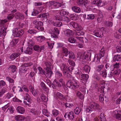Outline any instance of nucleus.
<instances>
[{"instance_id": "obj_7", "label": "nucleus", "mask_w": 121, "mask_h": 121, "mask_svg": "<svg viewBox=\"0 0 121 121\" xmlns=\"http://www.w3.org/2000/svg\"><path fill=\"white\" fill-rule=\"evenodd\" d=\"M99 30H96L94 31V35L97 37L102 38L104 36V34L102 31L104 30V28L102 27L100 28H99Z\"/></svg>"}, {"instance_id": "obj_1", "label": "nucleus", "mask_w": 121, "mask_h": 121, "mask_svg": "<svg viewBox=\"0 0 121 121\" xmlns=\"http://www.w3.org/2000/svg\"><path fill=\"white\" fill-rule=\"evenodd\" d=\"M73 79V77L72 76L71 78L70 79H68L67 82V86L69 88L73 89H75L76 88H78L79 85L77 84V82L74 80H71L72 79Z\"/></svg>"}, {"instance_id": "obj_18", "label": "nucleus", "mask_w": 121, "mask_h": 121, "mask_svg": "<svg viewBox=\"0 0 121 121\" xmlns=\"http://www.w3.org/2000/svg\"><path fill=\"white\" fill-rule=\"evenodd\" d=\"M19 41L18 39H13L10 42L9 46L10 47H15Z\"/></svg>"}, {"instance_id": "obj_5", "label": "nucleus", "mask_w": 121, "mask_h": 121, "mask_svg": "<svg viewBox=\"0 0 121 121\" xmlns=\"http://www.w3.org/2000/svg\"><path fill=\"white\" fill-rule=\"evenodd\" d=\"M65 84L64 80L62 79H60L59 81L55 79L53 81L52 84V87L53 89H56V86L60 87L62 85L63 86Z\"/></svg>"}, {"instance_id": "obj_22", "label": "nucleus", "mask_w": 121, "mask_h": 121, "mask_svg": "<svg viewBox=\"0 0 121 121\" xmlns=\"http://www.w3.org/2000/svg\"><path fill=\"white\" fill-rule=\"evenodd\" d=\"M40 85L42 89L46 93H48L49 92V88L45 86V84L43 82H41Z\"/></svg>"}, {"instance_id": "obj_20", "label": "nucleus", "mask_w": 121, "mask_h": 121, "mask_svg": "<svg viewBox=\"0 0 121 121\" xmlns=\"http://www.w3.org/2000/svg\"><path fill=\"white\" fill-rule=\"evenodd\" d=\"M65 35L67 36H72L73 34V31L69 30L67 29L64 31Z\"/></svg>"}, {"instance_id": "obj_26", "label": "nucleus", "mask_w": 121, "mask_h": 121, "mask_svg": "<svg viewBox=\"0 0 121 121\" xmlns=\"http://www.w3.org/2000/svg\"><path fill=\"white\" fill-rule=\"evenodd\" d=\"M20 54L19 53H15L12 54L10 56V58L12 60H14L18 57Z\"/></svg>"}, {"instance_id": "obj_32", "label": "nucleus", "mask_w": 121, "mask_h": 121, "mask_svg": "<svg viewBox=\"0 0 121 121\" xmlns=\"http://www.w3.org/2000/svg\"><path fill=\"white\" fill-rule=\"evenodd\" d=\"M32 49L30 47L27 48L25 50L24 52L25 53L29 54H31L32 52Z\"/></svg>"}, {"instance_id": "obj_16", "label": "nucleus", "mask_w": 121, "mask_h": 121, "mask_svg": "<svg viewBox=\"0 0 121 121\" xmlns=\"http://www.w3.org/2000/svg\"><path fill=\"white\" fill-rule=\"evenodd\" d=\"M51 5H53L55 8H57L62 6V4L59 2L54 1H52L50 2Z\"/></svg>"}, {"instance_id": "obj_64", "label": "nucleus", "mask_w": 121, "mask_h": 121, "mask_svg": "<svg viewBox=\"0 0 121 121\" xmlns=\"http://www.w3.org/2000/svg\"><path fill=\"white\" fill-rule=\"evenodd\" d=\"M56 74L59 78H60L62 76V74L59 71H57L56 72Z\"/></svg>"}, {"instance_id": "obj_24", "label": "nucleus", "mask_w": 121, "mask_h": 121, "mask_svg": "<svg viewBox=\"0 0 121 121\" xmlns=\"http://www.w3.org/2000/svg\"><path fill=\"white\" fill-rule=\"evenodd\" d=\"M17 112L20 113L22 114L25 112L24 108L21 106L18 107L17 108Z\"/></svg>"}, {"instance_id": "obj_4", "label": "nucleus", "mask_w": 121, "mask_h": 121, "mask_svg": "<svg viewBox=\"0 0 121 121\" xmlns=\"http://www.w3.org/2000/svg\"><path fill=\"white\" fill-rule=\"evenodd\" d=\"M7 22V20L6 19L2 20L1 21L0 24L2 25V26L1 30H0V36L1 35L2 36H5V35L7 27L5 25H3Z\"/></svg>"}, {"instance_id": "obj_28", "label": "nucleus", "mask_w": 121, "mask_h": 121, "mask_svg": "<svg viewBox=\"0 0 121 121\" xmlns=\"http://www.w3.org/2000/svg\"><path fill=\"white\" fill-rule=\"evenodd\" d=\"M89 54V53L88 52H85L80 56V58L83 60H87Z\"/></svg>"}, {"instance_id": "obj_17", "label": "nucleus", "mask_w": 121, "mask_h": 121, "mask_svg": "<svg viewBox=\"0 0 121 121\" xmlns=\"http://www.w3.org/2000/svg\"><path fill=\"white\" fill-rule=\"evenodd\" d=\"M105 67L106 69L105 70L107 71V72L113 71V65H111L109 63L106 64Z\"/></svg>"}, {"instance_id": "obj_56", "label": "nucleus", "mask_w": 121, "mask_h": 121, "mask_svg": "<svg viewBox=\"0 0 121 121\" xmlns=\"http://www.w3.org/2000/svg\"><path fill=\"white\" fill-rule=\"evenodd\" d=\"M43 24H42V26H39L38 27H37L36 28H37L39 31H42L44 30V28L43 27Z\"/></svg>"}, {"instance_id": "obj_42", "label": "nucleus", "mask_w": 121, "mask_h": 121, "mask_svg": "<svg viewBox=\"0 0 121 121\" xmlns=\"http://www.w3.org/2000/svg\"><path fill=\"white\" fill-rule=\"evenodd\" d=\"M30 112L32 114L35 115H38L39 114V112L37 110H35V109H32L30 110Z\"/></svg>"}, {"instance_id": "obj_9", "label": "nucleus", "mask_w": 121, "mask_h": 121, "mask_svg": "<svg viewBox=\"0 0 121 121\" xmlns=\"http://www.w3.org/2000/svg\"><path fill=\"white\" fill-rule=\"evenodd\" d=\"M37 69L39 71V74H44L46 76L49 78L51 77V75H50V74H49L47 71H46L45 69V71L43 70L42 68L40 67H37Z\"/></svg>"}, {"instance_id": "obj_10", "label": "nucleus", "mask_w": 121, "mask_h": 121, "mask_svg": "<svg viewBox=\"0 0 121 121\" xmlns=\"http://www.w3.org/2000/svg\"><path fill=\"white\" fill-rule=\"evenodd\" d=\"M15 31L14 35L16 37H18L21 36L24 33V31L20 28H16L15 29Z\"/></svg>"}, {"instance_id": "obj_36", "label": "nucleus", "mask_w": 121, "mask_h": 121, "mask_svg": "<svg viewBox=\"0 0 121 121\" xmlns=\"http://www.w3.org/2000/svg\"><path fill=\"white\" fill-rule=\"evenodd\" d=\"M113 59L115 61H120L121 60V56L118 55H116L114 56Z\"/></svg>"}, {"instance_id": "obj_45", "label": "nucleus", "mask_w": 121, "mask_h": 121, "mask_svg": "<svg viewBox=\"0 0 121 121\" xmlns=\"http://www.w3.org/2000/svg\"><path fill=\"white\" fill-rule=\"evenodd\" d=\"M27 70V68H24V67H22L20 69L19 71V73L20 74H21L22 73L26 72Z\"/></svg>"}, {"instance_id": "obj_59", "label": "nucleus", "mask_w": 121, "mask_h": 121, "mask_svg": "<svg viewBox=\"0 0 121 121\" xmlns=\"http://www.w3.org/2000/svg\"><path fill=\"white\" fill-rule=\"evenodd\" d=\"M14 14L13 13L10 14L7 16V18L9 20H11L14 17Z\"/></svg>"}, {"instance_id": "obj_15", "label": "nucleus", "mask_w": 121, "mask_h": 121, "mask_svg": "<svg viewBox=\"0 0 121 121\" xmlns=\"http://www.w3.org/2000/svg\"><path fill=\"white\" fill-rule=\"evenodd\" d=\"M88 76L87 74H82L80 77L81 82L83 83L86 82L88 79Z\"/></svg>"}, {"instance_id": "obj_25", "label": "nucleus", "mask_w": 121, "mask_h": 121, "mask_svg": "<svg viewBox=\"0 0 121 121\" xmlns=\"http://www.w3.org/2000/svg\"><path fill=\"white\" fill-rule=\"evenodd\" d=\"M15 16L17 18L20 19H24V16L22 14L19 12H17L16 13Z\"/></svg>"}, {"instance_id": "obj_39", "label": "nucleus", "mask_w": 121, "mask_h": 121, "mask_svg": "<svg viewBox=\"0 0 121 121\" xmlns=\"http://www.w3.org/2000/svg\"><path fill=\"white\" fill-rule=\"evenodd\" d=\"M59 13L63 17H64L65 15H68V12L65 10L62 9L60 10Z\"/></svg>"}, {"instance_id": "obj_31", "label": "nucleus", "mask_w": 121, "mask_h": 121, "mask_svg": "<svg viewBox=\"0 0 121 121\" xmlns=\"http://www.w3.org/2000/svg\"><path fill=\"white\" fill-rule=\"evenodd\" d=\"M102 1L101 0H95L93 2V3L97 5L99 7H101L103 6L102 4Z\"/></svg>"}, {"instance_id": "obj_54", "label": "nucleus", "mask_w": 121, "mask_h": 121, "mask_svg": "<svg viewBox=\"0 0 121 121\" xmlns=\"http://www.w3.org/2000/svg\"><path fill=\"white\" fill-rule=\"evenodd\" d=\"M98 55L97 54L95 55L94 58V62H97L98 60L100 61V59L98 57Z\"/></svg>"}, {"instance_id": "obj_6", "label": "nucleus", "mask_w": 121, "mask_h": 121, "mask_svg": "<svg viewBox=\"0 0 121 121\" xmlns=\"http://www.w3.org/2000/svg\"><path fill=\"white\" fill-rule=\"evenodd\" d=\"M63 52L64 55L66 56H69V58L74 59L75 58V56L73 52H68L67 49L65 47L62 48Z\"/></svg>"}, {"instance_id": "obj_34", "label": "nucleus", "mask_w": 121, "mask_h": 121, "mask_svg": "<svg viewBox=\"0 0 121 121\" xmlns=\"http://www.w3.org/2000/svg\"><path fill=\"white\" fill-rule=\"evenodd\" d=\"M40 100L42 101L46 102L47 101L48 98L45 95L43 94H42L40 97Z\"/></svg>"}, {"instance_id": "obj_44", "label": "nucleus", "mask_w": 121, "mask_h": 121, "mask_svg": "<svg viewBox=\"0 0 121 121\" xmlns=\"http://www.w3.org/2000/svg\"><path fill=\"white\" fill-rule=\"evenodd\" d=\"M104 65L101 64L98 65L96 67V71L98 72H99L104 67Z\"/></svg>"}, {"instance_id": "obj_60", "label": "nucleus", "mask_w": 121, "mask_h": 121, "mask_svg": "<svg viewBox=\"0 0 121 121\" xmlns=\"http://www.w3.org/2000/svg\"><path fill=\"white\" fill-rule=\"evenodd\" d=\"M22 118L20 115L16 116L15 117V119L16 121H22Z\"/></svg>"}, {"instance_id": "obj_58", "label": "nucleus", "mask_w": 121, "mask_h": 121, "mask_svg": "<svg viewBox=\"0 0 121 121\" xmlns=\"http://www.w3.org/2000/svg\"><path fill=\"white\" fill-rule=\"evenodd\" d=\"M84 34V32L81 30H78L76 32V34L78 35H83Z\"/></svg>"}, {"instance_id": "obj_55", "label": "nucleus", "mask_w": 121, "mask_h": 121, "mask_svg": "<svg viewBox=\"0 0 121 121\" xmlns=\"http://www.w3.org/2000/svg\"><path fill=\"white\" fill-rule=\"evenodd\" d=\"M58 111L56 110H54L52 111V114L54 117H56L59 114Z\"/></svg>"}, {"instance_id": "obj_13", "label": "nucleus", "mask_w": 121, "mask_h": 121, "mask_svg": "<svg viewBox=\"0 0 121 121\" xmlns=\"http://www.w3.org/2000/svg\"><path fill=\"white\" fill-rule=\"evenodd\" d=\"M68 25L69 27L75 29L80 28V26L78 23L74 22H69Z\"/></svg>"}, {"instance_id": "obj_41", "label": "nucleus", "mask_w": 121, "mask_h": 121, "mask_svg": "<svg viewBox=\"0 0 121 121\" xmlns=\"http://www.w3.org/2000/svg\"><path fill=\"white\" fill-rule=\"evenodd\" d=\"M90 67L87 65H85L83 67V70L86 72L88 73L90 71Z\"/></svg>"}, {"instance_id": "obj_35", "label": "nucleus", "mask_w": 121, "mask_h": 121, "mask_svg": "<svg viewBox=\"0 0 121 121\" xmlns=\"http://www.w3.org/2000/svg\"><path fill=\"white\" fill-rule=\"evenodd\" d=\"M43 114L46 116L48 117H50V115L49 112H48V110L46 109H43L42 110Z\"/></svg>"}, {"instance_id": "obj_46", "label": "nucleus", "mask_w": 121, "mask_h": 121, "mask_svg": "<svg viewBox=\"0 0 121 121\" xmlns=\"http://www.w3.org/2000/svg\"><path fill=\"white\" fill-rule=\"evenodd\" d=\"M69 17L73 20H75L77 19V16L75 14H70Z\"/></svg>"}, {"instance_id": "obj_48", "label": "nucleus", "mask_w": 121, "mask_h": 121, "mask_svg": "<svg viewBox=\"0 0 121 121\" xmlns=\"http://www.w3.org/2000/svg\"><path fill=\"white\" fill-rule=\"evenodd\" d=\"M38 41L40 42H41L45 39L44 37L41 36L38 37H37Z\"/></svg>"}, {"instance_id": "obj_12", "label": "nucleus", "mask_w": 121, "mask_h": 121, "mask_svg": "<svg viewBox=\"0 0 121 121\" xmlns=\"http://www.w3.org/2000/svg\"><path fill=\"white\" fill-rule=\"evenodd\" d=\"M54 32L55 33H52L51 36L52 38L54 39H57L58 38V35L59 34V31L56 27H55L54 29Z\"/></svg>"}, {"instance_id": "obj_27", "label": "nucleus", "mask_w": 121, "mask_h": 121, "mask_svg": "<svg viewBox=\"0 0 121 121\" xmlns=\"http://www.w3.org/2000/svg\"><path fill=\"white\" fill-rule=\"evenodd\" d=\"M85 15L86 18L88 20L93 19L95 17L94 15L93 14H85Z\"/></svg>"}, {"instance_id": "obj_47", "label": "nucleus", "mask_w": 121, "mask_h": 121, "mask_svg": "<svg viewBox=\"0 0 121 121\" xmlns=\"http://www.w3.org/2000/svg\"><path fill=\"white\" fill-rule=\"evenodd\" d=\"M53 25L54 26L60 27L62 25V22H58L54 23Z\"/></svg>"}, {"instance_id": "obj_19", "label": "nucleus", "mask_w": 121, "mask_h": 121, "mask_svg": "<svg viewBox=\"0 0 121 121\" xmlns=\"http://www.w3.org/2000/svg\"><path fill=\"white\" fill-rule=\"evenodd\" d=\"M26 99L28 102V103H27L26 101H24V102L26 104L28 105L32 101L31 99L30 98V96L27 93L26 94Z\"/></svg>"}, {"instance_id": "obj_11", "label": "nucleus", "mask_w": 121, "mask_h": 121, "mask_svg": "<svg viewBox=\"0 0 121 121\" xmlns=\"http://www.w3.org/2000/svg\"><path fill=\"white\" fill-rule=\"evenodd\" d=\"M64 117L65 118L67 117L71 120H73L75 118L74 114L72 112H70L69 113H67L65 114Z\"/></svg>"}, {"instance_id": "obj_29", "label": "nucleus", "mask_w": 121, "mask_h": 121, "mask_svg": "<svg viewBox=\"0 0 121 121\" xmlns=\"http://www.w3.org/2000/svg\"><path fill=\"white\" fill-rule=\"evenodd\" d=\"M72 9L74 12L77 13H79L81 10L80 8L76 6H73L72 7Z\"/></svg>"}, {"instance_id": "obj_51", "label": "nucleus", "mask_w": 121, "mask_h": 121, "mask_svg": "<svg viewBox=\"0 0 121 121\" xmlns=\"http://www.w3.org/2000/svg\"><path fill=\"white\" fill-rule=\"evenodd\" d=\"M32 63L31 62L25 63L23 64L22 65V67H27L30 66L32 65Z\"/></svg>"}, {"instance_id": "obj_43", "label": "nucleus", "mask_w": 121, "mask_h": 121, "mask_svg": "<svg viewBox=\"0 0 121 121\" xmlns=\"http://www.w3.org/2000/svg\"><path fill=\"white\" fill-rule=\"evenodd\" d=\"M81 110L82 109L80 107H77L74 110V112L76 114L78 115Z\"/></svg>"}, {"instance_id": "obj_14", "label": "nucleus", "mask_w": 121, "mask_h": 121, "mask_svg": "<svg viewBox=\"0 0 121 121\" xmlns=\"http://www.w3.org/2000/svg\"><path fill=\"white\" fill-rule=\"evenodd\" d=\"M88 3L87 0H79L77 3L79 6H86V4Z\"/></svg>"}, {"instance_id": "obj_3", "label": "nucleus", "mask_w": 121, "mask_h": 121, "mask_svg": "<svg viewBox=\"0 0 121 121\" xmlns=\"http://www.w3.org/2000/svg\"><path fill=\"white\" fill-rule=\"evenodd\" d=\"M68 67L66 64H62L60 66V69L63 72V75L68 79H70L71 78L72 76L69 73H68Z\"/></svg>"}, {"instance_id": "obj_37", "label": "nucleus", "mask_w": 121, "mask_h": 121, "mask_svg": "<svg viewBox=\"0 0 121 121\" xmlns=\"http://www.w3.org/2000/svg\"><path fill=\"white\" fill-rule=\"evenodd\" d=\"M99 74L102 76L103 77L105 78L106 77L107 75V71L105 69L102 71Z\"/></svg>"}, {"instance_id": "obj_8", "label": "nucleus", "mask_w": 121, "mask_h": 121, "mask_svg": "<svg viewBox=\"0 0 121 121\" xmlns=\"http://www.w3.org/2000/svg\"><path fill=\"white\" fill-rule=\"evenodd\" d=\"M45 66L46 67L45 69L46 71L48 72V73L49 74L50 73H51L50 75H51V76L53 73L51 69L53 68V67L51 63L50 62H48L45 63Z\"/></svg>"}, {"instance_id": "obj_62", "label": "nucleus", "mask_w": 121, "mask_h": 121, "mask_svg": "<svg viewBox=\"0 0 121 121\" xmlns=\"http://www.w3.org/2000/svg\"><path fill=\"white\" fill-rule=\"evenodd\" d=\"M104 96L103 95H100L99 96V100L101 102H103L104 101Z\"/></svg>"}, {"instance_id": "obj_52", "label": "nucleus", "mask_w": 121, "mask_h": 121, "mask_svg": "<svg viewBox=\"0 0 121 121\" xmlns=\"http://www.w3.org/2000/svg\"><path fill=\"white\" fill-rule=\"evenodd\" d=\"M6 97L8 99H9L12 98L14 97V96L12 94L8 93L6 94Z\"/></svg>"}, {"instance_id": "obj_21", "label": "nucleus", "mask_w": 121, "mask_h": 121, "mask_svg": "<svg viewBox=\"0 0 121 121\" xmlns=\"http://www.w3.org/2000/svg\"><path fill=\"white\" fill-rule=\"evenodd\" d=\"M56 95L58 98L60 100H64L65 99V96L60 92H57L56 94Z\"/></svg>"}, {"instance_id": "obj_50", "label": "nucleus", "mask_w": 121, "mask_h": 121, "mask_svg": "<svg viewBox=\"0 0 121 121\" xmlns=\"http://www.w3.org/2000/svg\"><path fill=\"white\" fill-rule=\"evenodd\" d=\"M99 117L101 119V121H105V117L104 116V113H102L101 114Z\"/></svg>"}, {"instance_id": "obj_38", "label": "nucleus", "mask_w": 121, "mask_h": 121, "mask_svg": "<svg viewBox=\"0 0 121 121\" xmlns=\"http://www.w3.org/2000/svg\"><path fill=\"white\" fill-rule=\"evenodd\" d=\"M9 70L13 72L14 73L15 72L17 69V68L16 66L14 65H12L10 66L9 68Z\"/></svg>"}, {"instance_id": "obj_57", "label": "nucleus", "mask_w": 121, "mask_h": 121, "mask_svg": "<svg viewBox=\"0 0 121 121\" xmlns=\"http://www.w3.org/2000/svg\"><path fill=\"white\" fill-rule=\"evenodd\" d=\"M46 82L48 84L49 86L51 87H52V86L53 85L52 84L51 81L48 79H47L46 80Z\"/></svg>"}, {"instance_id": "obj_30", "label": "nucleus", "mask_w": 121, "mask_h": 121, "mask_svg": "<svg viewBox=\"0 0 121 121\" xmlns=\"http://www.w3.org/2000/svg\"><path fill=\"white\" fill-rule=\"evenodd\" d=\"M49 15V13H44L38 15L37 18H47Z\"/></svg>"}, {"instance_id": "obj_63", "label": "nucleus", "mask_w": 121, "mask_h": 121, "mask_svg": "<svg viewBox=\"0 0 121 121\" xmlns=\"http://www.w3.org/2000/svg\"><path fill=\"white\" fill-rule=\"evenodd\" d=\"M112 71H110L107 72V74L108 77L110 78L112 77L113 73Z\"/></svg>"}, {"instance_id": "obj_40", "label": "nucleus", "mask_w": 121, "mask_h": 121, "mask_svg": "<svg viewBox=\"0 0 121 121\" xmlns=\"http://www.w3.org/2000/svg\"><path fill=\"white\" fill-rule=\"evenodd\" d=\"M105 84V81L104 80L101 81L100 83V86H101V89L102 91L104 90L105 88L104 85Z\"/></svg>"}, {"instance_id": "obj_61", "label": "nucleus", "mask_w": 121, "mask_h": 121, "mask_svg": "<svg viewBox=\"0 0 121 121\" xmlns=\"http://www.w3.org/2000/svg\"><path fill=\"white\" fill-rule=\"evenodd\" d=\"M68 61L70 65L73 66H75V63L73 61L68 59Z\"/></svg>"}, {"instance_id": "obj_23", "label": "nucleus", "mask_w": 121, "mask_h": 121, "mask_svg": "<svg viewBox=\"0 0 121 121\" xmlns=\"http://www.w3.org/2000/svg\"><path fill=\"white\" fill-rule=\"evenodd\" d=\"M33 24L35 26V28H36L37 27H38L39 26H42V25L43 24V22H41L36 20L33 21Z\"/></svg>"}, {"instance_id": "obj_53", "label": "nucleus", "mask_w": 121, "mask_h": 121, "mask_svg": "<svg viewBox=\"0 0 121 121\" xmlns=\"http://www.w3.org/2000/svg\"><path fill=\"white\" fill-rule=\"evenodd\" d=\"M77 95L78 96L80 95H81L80 96V99L81 100H82L84 98V97L83 96V95L81 94V93L79 91H77L76 93Z\"/></svg>"}, {"instance_id": "obj_49", "label": "nucleus", "mask_w": 121, "mask_h": 121, "mask_svg": "<svg viewBox=\"0 0 121 121\" xmlns=\"http://www.w3.org/2000/svg\"><path fill=\"white\" fill-rule=\"evenodd\" d=\"M68 41L70 43H74L76 41V39L73 37L69 38L68 39Z\"/></svg>"}, {"instance_id": "obj_2", "label": "nucleus", "mask_w": 121, "mask_h": 121, "mask_svg": "<svg viewBox=\"0 0 121 121\" xmlns=\"http://www.w3.org/2000/svg\"><path fill=\"white\" fill-rule=\"evenodd\" d=\"M100 109L99 104L94 102L91 103L89 107L86 108V110L87 112H89L94 110H99Z\"/></svg>"}, {"instance_id": "obj_33", "label": "nucleus", "mask_w": 121, "mask_h": 121, "mask_svg": "<svg viewBox=\"0 0 121 121\" xmlns=\"http://www.w3.org/2000/svg\"><path fill=\"white\" fill-rule=\"evenodd\" d=\"M63 17L60 14L55 16L54 17V19L56 20L61 21L63 20Z\"/></svg>"}]
</instances>
